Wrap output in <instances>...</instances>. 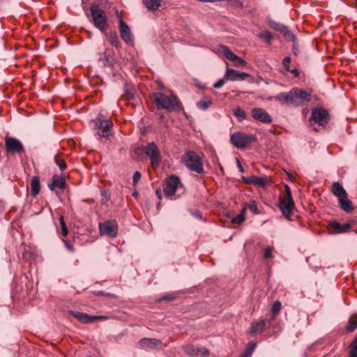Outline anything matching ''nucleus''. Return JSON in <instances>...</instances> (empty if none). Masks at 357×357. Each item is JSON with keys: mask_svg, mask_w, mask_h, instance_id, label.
I'll list each match as a JSON object with an SVG mask.
<instances>
[{"mask_svg": "<svg viewBox=\"0 0 357 357\" xmlns=\"http://www.w3.org/2000/svg\"><path fill=\"white\" fill-rule=\"evenodd\" d=\"M311 93L305 90L293 88L289 92L279 93L275 99L281 104H287L294 107L302 106L306 102L310 101Z\"/></svg>", "mask_w": 357, "mask_h": 357, "instance_id": "1", "label": "nucleus"}, {"mask_svg": "<svg viewBox=\"0 0 357 357\" xmlns=\"http://www.w3.org/2000/svg\"><path fill=\"white\" fill-rule=\"evenodd\" d=\"M155 103L158 109H165L168 111L179 108L178 101L174 95H166L162 93L155 94Z\"/></svg>", "mask_w": 357, "mask_h": 357, "instance_id": "2", "label": "nucleus"}, {"mask_svg": "<svg viewBox=\"0 0 357 357\" xmlns=\"http://www.w3.org/2000/svg\"><path fill=\"white\" fill-rule=\"evenodd\" d=\"M92 22L94 26L101 32H105L107 28V17L105 12L98 5L91 7Z\"/></svg>", "mask_w": 357, "mask_h": 357, "instance_id": "3", "label": "nucleus"}, {"mask_svg": "<svg viewBox=\"0 0 357 357\" xmlns=\"http://www.w3.org/2000/svg\"><path fill=\"white\" fill-rule=\"evenodd\" d=\"M141 150L149 158L153 167L156 168L160 165L162 156L154 142H149L146 145L142 146Z\"/></svg>", "mask_w": 357, "mask_h": 357, "instance_id": "4", "label": "nucleus"}, {"mask_svg": "<svg viewBox=\"0 0 357 357\" xmlns=\"http://www.w3.org/2000/svg\"><path fill=\"white\" fill-rule=\"evenodd\" d=\"M257 140L256 136L242 132H235L231 135V144L237 148L250 146Z\"/></svg>", "mask_w": 357, "mask_h": 357, "instance_id": "5", "label": "nucleus"}, {"mask_svg": "<svg viewBox=\"0 0 357 357\" xmlns=\"http://www.w3.org/2000/svg\"><path fill=\"white\" fill-rule=\"evenodd\" d=\"M182 160L189 169L201 173V158L195 152L192 151L186 152L183 155Z\"/></svg>", "mask_w": 357, "mask_h": 357, "instance_id": "6", "label": "nucleus"}, {"mask_svg": "<svg viewBox=\"0 0 357 357\" xmlns=\"http://www.w3.org/2000/svg\"><path fill=\"white\" fill-rule=\"evenodd\" d=\"M181 187L179 178L176 176H171L166 181L164 186V193L170 199H176L178 197L176 196V190Z\"/></svg>", "mask_w": 357, "mask_h": 357, "instance_id": "7", "label": "nucleus"}, {"mask_svg": "<svg viewBox=\"0 0 357 357\" xmlns=\"http://www.w3.org/2000/svg\"><path fill=\"white\" fill-rule=\"evenodd\" d=\"M216 52L220 56H223L226 59L234 62L236 67L243 66L246 62L241 58L234 54L226 45H219L216 47Z\"/></svg>", "mask_w": 357, "mask_h": 357, "instance_id": "8", "label": "nucleus"}, {"mask_svg": "<svg viewBox=\"0 0 357 357\" xmlns=\"http://www.w3.org/2000/svg\"><path fill=\"white\" fill-rule=\"evenodd\" d=\"M68 314L75 317L77 320H78L80 323L84 324L93 323L98 320H106L108 319V317L105 315H89L84 312H77V311H68Z\"/></svg>", "mask_w": 357, "mask_h": 357, "instance_id": "9", "label": "nucleus"}, {"mask_svg": "<svg viewBox=\"0 0 357 357\" xmlns=\"http://www.w3.org/2000/svg\"><path fill=\"white\" fill-rule=\"evenodd\" d=\"M99 229L102 236L114 238L117 236L118 225L115 220H107L99 224Z\"/></svg>", "mask_w": 357, "mask_h": 357, "instance_id": "10", "label": "nucleus"}, {"mask_svg": "<svg viewBox=\"0 0 357 357\" xmlns=\"http://www.w3.org/2000/svg\"><path fill=\"white\" fill-rule=\"evenodd\" d=\"M268 24L271 28L280 31L287 40L292 42L296 40L295 35L289 31L287 26L271 19L268 20Z\"/></svg>", "mask_w": 357, "mask_h": 357, "instance_id": "11", "label": "nucleus"}, {"mask_svg": "<svg viewBox=\"0 0 357 357\" xmlns=\"http://www.w3.org/2000/svg\"><path fill=\"white\" fill-rule=\"evenodd\" d=\"M269 319H263L259 321H253L249 329V333L252 335L261 334L266 328L269 327L271 324Z\"/></svg>", "mask_w": 357, "mask_h": 357, "instance_id": "12", "label": "nucleus"}, {"mask_svg": "<svg viewBox=\"0 0 357 357\" xmlns=\"http://www.w3.org/2000/svg\"><path fill=\"white\" fill-rule=\"evenodd\" d=\"M251 115L254 119L264 123H270L273 121L271 116L261 107L252 109Z\"/></svg>", "mask_w": 357, "mask_h": 357, "instance_id": "13", "label": "nucleus"}, {"mask_svg": "<svg viewBox=\"0 0 357 357\" xmlns=\"http://www.w3.org/2000/svg\"><path fill=\"white\" fill-rule=\"evenodd\" d=\"M294 207V202L293 198H280L279 208L282 213V215L289 219L292 213V210Z\"/></svg>", "mask_w": 357, "mask_h": 357, "instance_id": "14", "label": "nucleus"}, {"mask_svg": "<svg viewBox=\"0 0 357 357\" xmlns=\"http://www.w3.org/2000/svg\"><path fill=\"white\" fill-rule=\"evenodd\" d=\"M310 119L321 126H324L329 121V114L324 109H314L312 112Z\"/></svg>", "mask_w": 357, "mask_h": 357, "instance_id": "15", "label": "nucleus"}, {"mask_svg": "<svg viewBox=\"0 0 357 357\" xmlns=\"http://www.w3.org/2000/svg\"><path fill=\"white\" fill-rule=\"evenodd\" d=\"M5 145L8 152L22 153L24 151L22 144L15 137H6L5 139Z\"/></svg>", "mask_w": 357, "mask_h": 357, "instance_id": "16", "label": "nucleus"}, {"mask_svg": "<svg viewBox=\"0 0 357 357\" xmlns=\"http://www.w3.org/2000/svg\"><path fill=\"white\" fill-rule=\"evenodd\" d=\"M250 77V74L247 73H243L239 72L238 70L227 68L225 74V78L227 79V80H231V81H241L244 80L245 78Z\"/></svg>", "mask_w": 357, "mask_h": 357, "instance_id": "17", "label": "nucleus"}, {"mask_svg": "<svg viewBox=\"0 0 357 357\" xmlns=\"http://www.w3.org/2000/svg\"><path fill=\"white\" fill-rule=\"evenodd\" d=\"M119 31L121 37L127 44L132 43V36L130 29L123 20H120L119 22Z\"/></svg>", "mask_w": 357, "mask_h": 357, "instance_id": "18", "label": "nucleus"}, {"mask_svg": "<svg viewBox=\"0 0 357 357\" xmlns=\"http://www.w3.org/2000/svg\"><path fill=\"white\" fill-rule=\"evenodd\" d=\"M242 180L246 184H252L261 187H265L268 183L267 177H260L257 176H243Z\"/></svg>", "mask_w": 357, "mask_h": 357, "instance_id": "19", "label": "nucleus"}, {"mask_svg": "<svg viewBox=\"0 0 357 357\" xmlns=\"http://www.w3.org/2000/svg\"><path fill=\"white\" fill-rule=\"evenodd\" d=\"M139 344L143 349H154L160 345L162 342L159 339L156 338H142L139 340Z\"/></svg>", "mask_w": 357, "mask_h": 357, "instance_id": "20", "label": "nucleus"}, {"mask_svg": "<svg viewBox=\"0 0 357 357\" xmlns=\"http://www.w3.org/2000/svg\"><path fill=\"white\" fill-rule=\"evenodd\" d=\"M332 233L333 234H342L349 231L351 228V225L349 223L340 224L336 221L331 222L330 223Z\"/></svg>", "mask_w": 357, "mask_h": 357, "instance_id": "21", "label": "nucleus"}, {"mask_svg": "<svg viewBox=\"0 0 357 357\" xmlns=\"http://www.w3.org/2000/svg\"><path fill=\"white\" fill-rule=\"evenodd\" d=\"M66 181L63 177L54 176L52 177V182L48 184V187L51 190H54L56 188L64 189L66 188Z\"/></svg>", "mask_w": 357, "mask_h": 357, "instance_id": "22", "label": "nucleus"}, {"mask_svg": "<svg viewBox=\"0 0 357 357\" xmlns=\"http://www.w3.org/2000/svg\"><path fill=\"white\" fill-rule=\"evenodd\" d=\"M332 192L338 199L342 197L347 198V193L343 186L338 182H335L332 185Z\"/></svg>", "mask_w": 357, "mask_h": 357, "instance_id": "23", "label": "nucleus"}, {"mask_svg": "<svg viewBox=\"0 0 357 357\" xmlns=\"http://www.w3.org/2000/svg\"><path fill=\"white\" fill-rule=\"evenodd\" d=\"M338 202L340 204V208L347 212L351 213L354 210V207L352 206V202L348 199V196L347 198L342 197L341 199H338Z\"/></svg>", "mask_w": 357, "mask_h": 357, "instance_id": "24", "label": "nucleus"}, {"mask_svg": "<svg viewBox=\"0 0 357 357\" xmlns=\"http://www.w3.org/2000/svg\"><path fill=\"white\" fill-rule=\"evenodd\" d=\"M40 190V180L38 176H33L31 181V195L36 196Z\"/></svg>", "mask_w": 357, "mask_h": 357, "instance_id": "25", "label": "nucleus"}, {"mask_svg": "<svg viewBox=\"0 0 357 357\" xmlns=\"http://www.w3.org/2000/svg\"><path fill=\"white\" fill-rule=\"evenodd\" d=\"M112 126V123L109 121L106 124H105L104 127L97 132V134L100 137H107L111 134Z\"/></svg>", "mask_w": 357, "mask_h": 357, "instance_id": "26", "label": "nucleus"}, {"mask_svg": "<svg viewBox=\"0 0 357 357\" xmlns=\"http://www.w3.org/2000/svg\"><path fill=\"white\" fill-rule=\"evenodd\" d=\"M245 213L246 207H243L241 209L240 213L231 220L232 223L241 225L242 222H243L245 220Z\"/></svg>", "mask_w": 357, "mask_h": 357, "instance_id": "27", "label": "nucleus"}, {"mask_svg": "<svg viewBox=\"0 0 357 357\" xmlns=\"http://www.w3.org/2000/svg\"><path fill=\"white\" fill-rule=\"evenodd\" d=\"M257 36L259 38L265 40L268 45L271 44V42L274 38L273 35L268 31H262L259 32Z\"/></svg>", "mask_w": 357, "mask_h": 357, "instance_id": "28", "label": "nucleus"}, {"mask_svg": "<svg viewBox=\"0 0 357 357\" xmlns=\"http://www.w3.org/2000/svg\"><path fill=\"white\" fill-rule=\"evenodd\" d=\"M161 0H144V4L150 10H157L160 6Z\"/></svg>", "mask_w": 357, "mask_h": 357, "instance_id": "29", "label": "nucleus"}, {"mask_svg": "<svg viewBox=\"0 0 357 357\" xmlns=\"http://www.w3.org/2000/svg\"><path fill=\"white\" fill-rule=\"evenodd\" d=\"M281 307H282V305L279 301H276L273 303V304L272 305V309H271L272 316L269 319L270 320H271V321H273L275 319V317L277 316L278 313L281 310Z\"/></svg>", "mask_w": 357, "mask_h": 357, "instance_id": "30", "label": "nucleus"}, {"mask_svg": "<svg viewBox=\"0 0 357 357\" xmlns=\"http://www.w3.org/2000/svg\"><path fill=\"white\" fill-rule=\"evenodd\" d=\"M357 328V314L352 316L348 322L347 331L348 332H353Z\"/></svg>", "mask_w": 357, "mask_h": 357, "instance_id": "31", "label": "nucleus"}, {"mask_svg": "<svg viewBox=\"0 0 357 357\" xmlns=\"http://www.w3.org/2000/svg\"><path fill=\"white\" fill-rule=\"evenodd\" d=\"M234 115L238 119L239 121H243L246 119V113L239 107L234 110Z\"/></svg>", "mask_w": 357, "mask_h": 357, "instance_id": "32", "label": "nucleus"}, {"mask_svg": "<svg viewBox=\"0 0 357 357\" xmlns=\"http://www.w3.org/2000/svg\"><path fill=\"white\" fill-rule=\"evenodd\" d=\"M255 347H256V343L249 342L245 351L241 355V357H250L252 352L255 350Z\"/></svg>", "mask_w": 357, "mask_h": 357, "instance_id": "33", "label": "nucleus"}, {"mask_svg": "<svg viewBox=\"0 0 357 357\" xmlns=\"http://www.w3.org/2000/svg\"><path fill=\"white\" fill-rule=\"evenodd\" d=\"M244 207H246V210L248 209L250 211H251L254 214H258V208L256 204V202L255 200L250 201L249 203H247Z\"/></svg>", "mask_w": 357, "mask_h": 357, "instance_id": "34", "label": "nucleus"}, {"mask_svg": "<svg viewBox=\"0 0 357 357\" xmlns=\"http://www.w3.org/2000/svg\"><path fill=\"white\" fill-rule=\"evenodd\" d=\"M124 91L125 96H126L128 98H130V99L134 98V93L132 86H130L129 84H126L124 85Z\"/></svg>", "mask_w": 357, "mask_h": 357, "instance_id": "35", "label": "nucleus"}, {"mask_svg": "<svg viewBox=\"0 0 357 357\" xmlns=\"http://www.w3.org/2000/svg\"><path fill=\"white\" fill-rule=\"evenodd\" d=\"M60 225L61 227V234L63 236H66L68 234V230L67 226L64 222V218L63 216H61L59 218Z\"/></svg>", "mask_w": 357, "mask_h": 357, "instance_id": "36", "label": "nucleus"}, {"mask_svg": "<svg viewBox=\"0 0 357 357\" xmlns=\"http://www.w3.org/2000/svg\"><path fill=\"white\" fill-rule=\"evenodd\" d=\"M109 41L112 45L118 47L119 45V40L116 33H112L109 36Z\"/></svg>", "mask_w": 357, "mask_h": 357, "instance_id": "37", "label": "nucleus"}, {"mask_svg": "<svg viewBox=\"0 0 357 357\" xmlns=\"http://www.w3.org/2000/svg\"><path fill=\"white\" fill-rule=\"evenodd\" d=\"M108 121L109 120H104L100 116H98L96 119V126L100 130Z\"/></svg>", "mask_w": 357, "mask_h": 357, "instance_id": "38", "label": "nucleus"}, {"mask_svg": "<svg viewBox=\"0 0 357 357\" xmlns=\"http://www.w3.org/2000/svg\"><path fill=\"white\" fill-rule=\"evenodd\" d=\"M54 160L56 164L59 166L60 170L63 171L66 167L65 162L57 156L54 158Z\"/></svg>", "mask_w": 357, "mask_h": 357, "instance_id": "39", "label": "nucleus"}, {"mask_svg": "<svg viewBox=\"0 0 357 357\" xmlns=\"http://www.w3.org/2000/svg\"><path fill=\"white\" fill-rule=\"evenodd\" d=\"M273 250V248L271 247V246H269L265 249V250L264 252V259H267L273 257V255H272Z\"/></svg>", "mask_w": 357, "mask_h": 357, "instance_id": "40", "label": "nucleus"}, {"mask_svg": "<svg viewBox=\"0 0 357 357\" xmlns=\"http://www.w3.org/2000/svg\"><path fill=\"white\" fill-rule=\"evenodd\" d=\"M212 105V101L207 97H202V109H206Z\"/></svg>", "mask_w": 357, "mask_h": 357, "instance_id": "41", "label": "nucleus"}, {"mask_svg": "<svg viewBox=\"0 0 357 357\" xmlns=\"http://www.w3.org/2000/svg\"><path fill=\"white\" fill-rule=\"evenodd\" d=\"M176 298V296L174 293H168L164 296L161 297L158 299V301L160 302L162 301H172Z\"/></svg>", "mask_w": 357, "mask_h": 357, "instance_id": "42", "label": "nucleus"}, {"mask_svg": "<svg viewBox=\"0 0 357 357\" xmlns=\"http://www.w3.org/2000/svg\"><path fill=\"white\" fill-rule=\"evenodd\" d=\"M104 56L105 58V61L103 63V65L105 66H112L114 64L113 59L107 54H104Z\"/></svg>", "mask_w": 357, "mask_h": 357, "instance_id": "43", "label": "nucleus"}, {"mask_svg": "<svg viewBox=\"0 0 357 357\" xmlns=\"http://www.w3.org/2000/svg\"><path fill=\"white\" fill-rule=\"evenodd\" d=\"M101 195L102 197V204H105L110 198L109 193L105 190L101 191Z\"/></svg>", "mask_w": 357, "mask_h": 357, "instance_id": "44", "label": "nucleus"}, {"mask_svg": "<svg viewBox=\"0 0 357 357\" xmlns=\"http://www.w3.org/2000/svg\"><path fill=\"white\" fill-rule=\"evenodd\" d=\"M290 63H291V58L290 57L287 56V57L283 59L282 64H283L284 68H285L286 70H288V71L289 70Z\"/></svg>", "mask_w": 357, "mask_h": 357, "instance_id": "45", "label": "nucleus"}, {"mask_svg": "<svg viewBox=\"0 0 357 357\" xmlns=\"http://www.w3.org/2000/svg\"><path fill=\"white\" fill-rule=\"evenodd\" d=\"M226 79H227L225 78V77L222 79H220L213 84V87L217 89H220L225 84Z\"/></svg>", "mask_w": 357, "mask_h": 357, "instance_id": "46", "label": "nucleus"}, {"mask_svg": "<svg viewBox=\"0 0 357 357\" xmlns=\"http://www.w3.org/2000/svg\"><path fill=\"white\" fill-rule=\"evenodd\" d=\"M141 178V174L139 172H135L133 174V184L135 185Z\"/></svg>", "mask_w": 357, "mask_h": 357, "instance_id": "47", "label": "nucleus"}, {"mask_svg": "<svg viewBox=\"0 0 357 357\" xmlns=\"http://www.w3.org/2000/svg\"><path fill=\"white\" fill-rule=\"evenodd\" d=\"M284 198H292L291 189L290 188L286 185H285V195L283 197Z\"/></svg>", "mask_w": 357, "mask_h": 357, "instance_id": "48", "label": "nucleus"}, {"mask_svg": "<svg viewBox=\"0 0 357 357\" xmlns=\"http://www.w3.org/2000/svg\"><path fill=\"white\" fill-rule=\"evenodd\" d=\"M190 212L193 216L196 217L197 218H198V219L201 218V214H200L199 210L190 209Z\"/></svg>", "mask_w": 357, "mask_h": 357, "instance_id": "49", "label": "nucleus"}, {"mask_svg": "<svg viewBox=\"0 0 357 357\" xmlns=\"http://www.w3.org/2000/svg\"><path fill=\"white\" fill-rule=\"evenodd\" d=\"M66 248L70 252L74 251L73 245L68 241H63Z\"/></svg>", "mask_w": 357, "mask_h": 357, "instance_id": "50", "label": "nucleus"}, {"mask_svg": "<svg viewBox=\"0 0 357 357\" xmlns=\"http://www.w3.org/2000/svg\"><path fill=\"white\" fill-rule=\"evenodd\" d=\"M234 5L236 7L243 8V3L239 0H234Z\"/></svg>", "mask_w": 357, "mask_h": 357, "instance_id": "51", "label": "nucleus"}, {"mask_svg": "<svg viewBox=\"0 0 357 357\" xmlns=\"http://www.w3.org/2000/svg\"><path fill=\"white\" fill-rule=\"evenodd\" d=\"M155 194L158 199H160L162 198V192L160 190H157L155 191Z\"/></svg>", "mask_w": 357, "mask_h": 357, "instance_id": "52", "label": "nucleus"}, {"mask_svg": "<svg viewBox=\"0 0 357 357\" xmlns=\"http://www.w3.org/2000/svg\"><path fill=\"white\" fill-rule=\"evenodd\" d=\"M237 162H238V168L239 171L241 172H244V169H243V166L241 165V163H240L238 160H237Z\"/></svg>", "mask_w": 357, "mask_h": 357, "instance_id": "53", "label": "nucleus"}, {"mask_svg": "<svg viewBox=\"0 0 357 357\" xmlns=\"http://www.w3.org/2000/svg\"><path fill=\"white\" fill-rule=\"evenodd\" d=\"M208 354V350L202 348V357L206 356Z\"/></svg>", "mask_w": 357, "mask_h": 357, "instance_id": "54", "label": "nucleus"}, {"mask_svg": "<svg viewBox=\"0 0 357 357\" xmlns=\"http://www.w3.org/2000/svg\"><path fill=\"white\" fill-rule=\"evenodd\" d=\"M104 54H105V53L102 54L99 58V60L102 61V63H104L105 61V58L104 56Z\"/></svg>", "mask_w": 357, "mask_h": 357, "instance_id": "55", "label": "nucleus"}, {"mask_svg": "<svg viewBox=\"0 0 357 357\" xmlns=\"http://www.w3.org/2000/svg\"><path fill=\"white\" fill-rule=\"evenodd\" d=\"M197 105L199 107H201V101L197 102Z\"/></svg>", "mask_w": 357, "mask_h": 357, "instance_id": "56", "label": "nucleus"}, {"mask_svg": "<svg viewBox=\"0 0 357 357\" xmlns=\"http://www.w3.org/2000/svg\"><path fill=\"white\" fill-rule=\"evenodd\" d=\"M293 43H294L293 49L294 50V51H296V49H295L296 41L293 42Z\"/></svg>", "mask_w": 357, "mask_h": 357, "instance_id": "57", "label": "nucleus"}, {"mask_svg": "<svg viewBox=\"0 0 357 357\" xmlns=\"http://www.w3.org/2000/svg\"><path fill=\"white\" fill-rule=\"evenodd\" d=\"M137 195H138V193H137V192H134V193H133V196H135V197L137 196Z\"/></svg>", "mask_w": 357, "mask_h": 357, "instance_id": "58", "label": "nucleus"}, {"mask_svg": "<svg viewBox=\"0 0 357 357\" xmlns=\"http://www.w3.org/2000/svg\"><path fill=\"white\" fill-rule=\"evenodd\" d=\"M356 232L357 233V229H356Z\"/></svg>", "mask_w": 357, "mask_h": 357, "instance_id": "59", "label": "nucleus"}]
</instances>
